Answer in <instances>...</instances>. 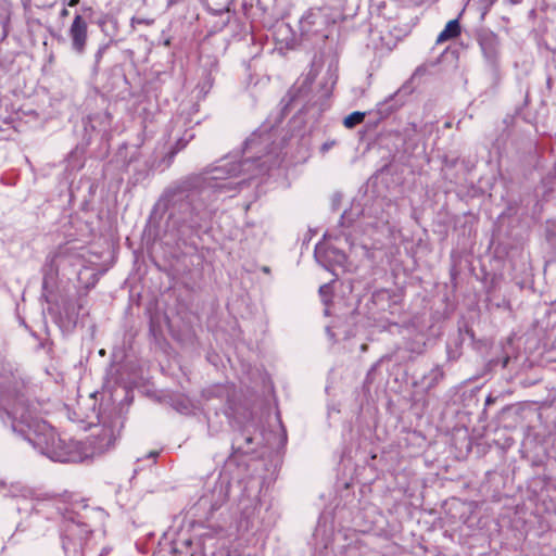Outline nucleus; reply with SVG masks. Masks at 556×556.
I'll list each match as a JSON object with an SVG mask.
<instances>
[{
  "label": "nucleus",
  "instance_id": "f257e3e1",
  "mask_svg": "<svg viewBox=\"0 0 556 556\" xmlns=\"http://www.w3.org/2000/svg\"><path fill=\"white\" fill-rule=\"evenodd\" d=\"M7 425L18 438L30 443L53 462L81 463L89 460L83 440L59 438L46 419H8Z\"/></svg>",
  "mask_w": 556,
  "mask_h": 556
},
{
  "label": "nucleus",
  "instance_id": "f03ea898",
  "mask_svg": "<svg viewBox=\"0 0 556 556\" xmlns=\"http://www.w3.org/2000/svg\"><path fill=\"white\" fill-rule=\"evenodd\" d=\"M124 424L121 419H98L88 426L89 435L83 440L89 460L103 456L113 450L121 438Z\"/></svg>",
  "mask_w": 556,
  "mask_h": 556
},
{
  "label": "nucleus",
  "instance_id": "7ed1b4c3",
  "mask_svg": "<svg viewBox=\"0 0 556 556\" xmlns=\"http://www.w3.org/2000/svg\"><path fill=\"white\" fill-rule=\"evenodd\" d=\"M243 168L241 153L228 155L218 162V165L204 173V180L211 185L212 180L237 177Z\"/></svg>",
  "mask_w": 556,
  "mask_h": 556
},
{
  "label": "nucleus",
  "instance_id": "20e7f679",
  "mask_svg": "<svg viewBox=\"0 0 556 556\" xmlns=\"http://www.w3.org/2000/svg\"><path fill=\"white\" fill-rule=\"evenodd\" d=\"M68 35L72 40V49L77 54H83L88 40V24L80 14L75 15Z\"/></svg>",
  "mask_w": 556,
  "mask_h": 556
},
{
  "label": "nucleus",
  "instance_id": "39448f33",
  "mask_svg": "<svg viewBox=\"0 0 556 556\" xmlns=\"http://www.w3.org/2000/svg\"><path fill=\"white\" fill-rule=\"evenodd\" d=\"M0 492H4V495L12 497H30L33 490L21 482H12L8 484L5 481H0Z\"/></svg>",
  "mask_w": 556,
  "mask_h": 556
},
{
  "label": "nucleus",
  "instance_id": "423d86ee",
  "mask_svg": "<svg viewBox=\"0 0 556 556\" xmlns=\"http://www.w3.org/2000/svg\"><path fill=\"white\" fill-rule=\"evenodd\" d=\"M460 34V25L457 20H451L444 29L439 34L437 43H443L447 40L456 38Z\"/></svg>",
  "mask_w": 556,
  "mask_h": 556
},
{
  "label": "nucleus",
  "instance_id": "0eeeda50",
  "mask_svg": "<svg viewBox=\"0 0 556 556\" xmlns=\"http://www.w3.org/2000/svg\"><path fill=\"white\" fill-rule=\"evenodd\" d=\"M64 531H65V535L68 539L74 540L77 536L80 538L83 534L89 533L90 529L84 522H80V521L76 522V521L72 520L66 523Z\"/></svg>",
  "mask_w": 556,
  "mask_h": 556
},
{
  "label": "nucleus",
  "instance_id": "6e6552de",
  "mask_svg": "<svg viewBox=\"0 0 556 556\" xmlns=\"http://www.w3.org/2000/svg\"><path fill=\"white\" fill-rule=\"evenodd\" d=\"M534 408V404H528V403H517L514 405H509L503 409L504 414L511 415V416H518L528 414V410Z\"/></svg>",
  "mask_w": 556,
  "mask_h": 556
},
{
  "label": "nucleus",
  "instance_id": "1a4fd4ad",
  "mask_svg": "<svg viewBox=\"0 0 556 556\" xmlns=\"http://www.w3.org/2000/svg\"><path fill=\"white\" fill-rule=\"evenodd\" d=\"M364 118H365V113L355 111L344 117L343 125L346 128L351 129V128H354L356 125L361 124L364 121Z\"/></svg>",
  "mask_w": 556,
  "mask_h": 556
},
{
  "label": "nucleus",
  "instance_id": "9d476101",
  "mask_svg": "<svg viewBox=\"0 0 556 556\" xmlns=\"http://www.w3.org/2000/svg\"><path fill=\"white\" fill-rule=\"evenodd\" d=\"M319 294L324 301V303H327L331 295V287L329 283H325L319 287Z\"/></svg>",
  "mask_w": 556,
  "mask_h": 556
},
{
  "label": "nucleus",
  "instance_id": "9b49d317",
  "mask_svg": "<svg viewBox=\"0 0 556 556\" xmlns=\"http://www.w3.org/2000/svg\"><path fill=\"white\" fill-rule=\"evenodd\" d=\"M276 421H277L276 422L277 424V428H279L281 430V432H282V438H281L280 443H283L286 441V432H285L283 426L281 424V419H277Z\"/></svg>",
  "mask_w": 556,
  "mask_h": 556
},
{
  "label": "nucleus",
  "instance_id": "f8f14e48",
  "mask_svg": "<svg viewBox=\"0 0 556 556\" xmlns=\"http://www.w3.org/2000/svg\"><path fill=\"white\" fill-rule=\"evenodd\" d=\"M333 146H334V141L325 142V143L321 146V151H323V152H326V151H328L330 148H332Z\"/></svg>",
  "mask_w": 556,
  "mask_h": 556
},
{
  "label": "nucleus",
  "instance_id": "ddd939ff",
  "mask_svg": "<svg viewBox=\"0 0 556 556\" xmlns=\"http://www.w3.org/2000/svg\"><path fill=\"white\" fill-rule=\"evenodd\" d=\"M60 15H61V17H66V16H68V10H67V9H65V8H64V9H62V11L60 12Z\"/></svg>",
  "mask_w": 556,
  "mask_h": 556
},
{
  "label": "nucleus",
  "instance_id": "4468645a",
  "mask_svg": "<svg viewBox=\"0 0 556 556\" xmlns=\"http://www.w3.org/2000/svg\"><path fill=\"white\" fill-rule=\"evenodd\" d=\"M80 0H70L68 1V7H75L79 3Z\"/></svg>",
  "mask_w": 556,
  "mask_h": 556
},
{
  "label": "nucleus",
  "instance_id": "2eb2a0df",
  "mask_svg": "<svg viewBox=\"0 0 556 556\" xmlns=\"http://www.w3.org/2000/svg\"><path fill=\"white\" fill-rule=\"evenodd\" d=\"M159 455V452L152 451L149 453L148 457L155 458Z\"/></svg>",
  "mask_w": 556,
  "mask_h": 556
},
{
  "label": "nucleus",
  "instance_id": "dca6fc26",
  "mask_svg": "<svg viewBox=\"0 0 556 556\" xmlns=\"http://www.w3.org/2000/svg\"><path fill=\"white\" fill-rule=\"evenodd\" d=\"M486 2V7H491L496 0H484Z\"/></svg>",
  "mask_w": 556,
  "mask_h": 556
},
{
  "label": "nucleus",
  "instance_id": "f3484780",
  "mask_svg": "<svg viewBox=\"0 0 556 556\" xmlns=\"http://www.w3.org/2000/svg\"><path fill=\"white\" fill-rule=\"evenodd\" d=\"M338 258H339V260H343V258H344V254H342V253H338Z\"/></svg>",
  "mask_w": 556,
  "mask_h": 556
},
{
  "label": "nucleus",
  "instance_id": "a211bd4d",
  "mask_svg": "<svg viewBox=\"0 0 556 556\" xmlns=\"http://www.w3.org/2000/svg\"><path fill=\"white\" fill-rule=\"evenodd\" d=\"M510 2L514 3V4H517V3H520L521 0H510Z\"/></svg>",
  "mask_w": 556,
  "mask_h": 556
},
{
  "label": "nucleus",
  "instance_id": "6ab92c4d",
  "mask_svg": "<svg viewBox=\"0 0 556 556\" xmlns=\"http://www.w3.org/2000/svg\"><path fill=\"white\" fill-rule=\"evenodd\" d=\"M267 443L270 445V447L274 446L275 443H273L269 439L267 440Z\"/></svg>",
  "mask_w": 556,
  "mask_h": 556
},
{
  "label": "nucleus",
  "instance_id": "aec40b11",
  "mask_svg": "<svg viewBox=\"0 0 556 556\" xmlns=\"http://www.w3.org/2000/svg\"><path fill=\"white\" fill-rule=\"evenodd\" d=\"M438 376L442 377V372L435 371V377H438Z\"/></svg>",
  "mask_w": 556,
  "mask_h": 556
},
{
  "label": "nucleus",
  "instance_id": "412c9836",
  "mask_svg": "<svg viewBox=\"0 0 556 556\" xmlns=\"http://www.w3.org/2000/svg\"><path fill=\"white\" fill-rule=\"evenodd\" d=\"M263 270H264L265 273H268V271H269L268 267H264V268H263Z\"/></svg>",
  "mask_w": 556,
  "mask_h": 556
},
{
  "label": "nucleus",
  "instance_id": "4be33fe9",
  "mask_svg": "<svg viewBox=\"0 0 556 556\" xmlns=\"http://www.w3.org/2000/svg\"><path fill=\"white\" fill-rule=\"evenodd\" d=\"M97 58H98V59H100V58H101V51H99V52H98Z\"/></svg>",
  "mask_w": 556,
  "mask_h": 556
}]
</instances>
